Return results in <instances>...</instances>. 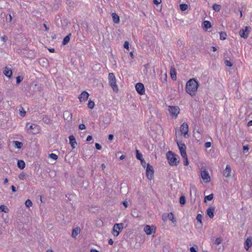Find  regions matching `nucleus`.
<instances>
[{
  "label": "nucleus",
  "mask_w": 252,
  "mask_h": 252,
  "mask_svg": "<svg viewBox=\"0 0 252 252\" xmlns=\"http://www.w3.org/2000/svg\"><path fill=\"white\" fill-rule=\"evenodd\" d=\"M180 9L184 11L188 8V5L186 4H181L180 5Z\"/></svg>",
  "instance_id": "c756f323"
},
{
  "label": "nucleus",
  "mask_w": 252,
  "mask_h": 252,
  "mask_svg": "<svg viewBox=\"0 0 252 252\" xmlns=\"http://www.w3.org/2000/svg\"><path fill=\"white\" fill-rule=\"evenodd\" d=\"M113 243H114V242H113V240H112V239H109V241H108V244H109V245H113Z\"/></svg>",
  "instance_id": "680f3d73"
},
{
  "label": "nucleus",
  "mask_w": 252,
  "mask_h": 252,
  "mask_svg": "<svg viewBox=\"0 0 252 252\" xmlns=\"http://www.w3.org/2000/svg\"><path fill=\"white\" fill-rule=\"evenodd\" d=\"M168 111L172 117L176 118L180 113V109L177 106H168Z\"/></svg>",
  "instance_id": "0eeeda50"
},
{
  "label": "nucleus",
  "mask_w": 252,
  "mask_h": 252,
  "mask_svg": "<svg viewBox=\"0 0 252 252\" xmlns=\"http://www.w3.org/2000/svg\"><path fill=\"white\" fill-rule=\"evenodd\" d=\"M101 167L102 170H104L106 167L104 163H103L101 165Z\"/></svg>",
  "instance_id": "338daca9"
},
{
  "label": "nucleus",
  "mask_w": 252,
  "mask_h": 252,
  "mask_svg": "<svg viewBox=\"0 0 252 252\" xmlns=\"http://www.w3.org/2000/svg\"><path fill=\"white\" fill-rule=\"evenodd\" d=\"M135 89L138 94H143L145 93V89L143 84L138 83L135 85Z\"/></svg>",
  "instance_id": "f8f14e48"
},
{
  "label": "nucleus",
  "mask_w": 252,
  "mask_h": 252,
  "mask_svg": "<svg viewBox=\"0 0 252 252\" xmlns=\"http://www.w3.org/2000/svg\"><path fill=\"white\" fill-rule=\"evenodd\" d=\"M222 241V239L220 237L217 238L215 240V244L216 245H219L221 243Z\"/></svg>",
  "instance_id": "473e14b6"
},
{
  "label": "nucleus",
  "mask_w": 252,
  "mask_h": 252,
  "mask_svg": "<svg viewBox=\"0 0 252 252\" xmlns=\"http://www.w3.org/2000/svg\"><path fill=\"white\" fill-rule=\"evenodd\" d=\"M196 220L201 223L202 216L200 214H198L196 217Z\"/></svg>",
  "instance_id": "37998d69"
},
{
  "label": "nucleus",
  "mask_w": 252,
  "mask_h": 252,
  "mask_svg": "<svg viewBox=\"0 0 252 252\" xmlns=\"http://www.w3.org/2000/svg\"><path fill=\"white\" fill-rule=\"evenodd\" d=\"M177 145L180 150V152L181 155V156L183 158H186V146L183 143L180 142H177Z\"/></svg>",
  "instance_id": "6e6552de"
},
{
  "label": "nucleus",
  "mask_w": 252,
  "mask_h": 252,
  "mask_svg": "<svg viewBox=\"0 0 252 252\" xmlns=\"http://www.w3.org/2000/svg\"><path fill=\"white\" fill-rule=\"evenodd\" d=\"M166 158L169 164L171 166L177 165L179 162V157L173 152L169 151L166 154Z\"/></svg>",
  "instance_id": "f03ea898"
},
{
  "label": "nucleus",
  "mask_w": 252,
  "mask_h": 252,
  "mask_svg": "<svg viewBox=\"0 0 252 252\" xmlns=\"http://www.w3.org/2000/svg\"><path fill=\"white\" fill-rule=\"evenodd\" d=\"M185 201H186V200H185V196H182L180 198V204H182V205H184L185 203Z\"/></svg>",
  "instance_id": "4c0bfd02"
},
{
  "label": "nucleus",
  "mask_w": 252,
  "mask_h": 252,
  "mask_svg": "<svg viewBox=\"0 0 252 252\" xmlns=\"http://www.w3.org/2000/svg\"><path fill=\"white\" fill-rule=\"evenodd\" d=\"M0 40L2 42H6V37L5 36H1L0 37Z\"/></svg>",
  "instance_id": "3c124183"
},
{
  "label": "nucleus",
  "mask_w": 252,
  "mask_h": 252,
  "mask_svg": "<svg viewBox=\"0 0 252 252\" xmlns=\"http://www.w3.org/2000/svg\"><path fill=\"white\" fill-rule=\"evenodd\" d=\"M184 159L185 160V165H188L189 164V161H188V158H187V155H186V158H184Z\"/></svg>",
  "instance_id": "5fc2aeb1"
},
{
  "label": "nucleus",
  "mask_w": 252,
  "mask_h": 252,
  "mask_svg": "<svg viewBox=\"0 0 252 252\" xmlns=\"http://www.w3.org/2000/svg\"><path fill=\"white\" fill-rule=\"evenodd\" d=\"M17 165L19 168L24 169L25 167V162L23 160H19L18 161Z\"/></svg>",
  "instance_id": "5701e85b"
},
{
  "label": "nucleus",
  "mask_w": 252,
  "mask_h": 252,
  "mask_svg": "<svg viewBox=\"0 0 252 252\" xmlns=\"http://www.w3.org/2000/svg\"><path fill=\"white\" fill-rule=\"evenodd\" d=\"M136 158L140 160L143 159L142 155L141 153H139V151L137 150H136Z\"/></svg>",
  "instance_id": "7c9ffc66"
},
{
  "label": "nucleus",
  "mask_w": 252,
  "mask_h": 252,
  "mask_svg": "<svg viewBox=\"0 0 252 252\" xmlns=\"http://www.w3.org/2000/svg\"><path fill=\"white\" fill-rule=\"evenodd\" d=\"M190 252H197L196 250V249L194 247H191L190 248Z\"/></svg>",
  "instance_id": "13d9d810"
},
{
  "label": "nucleus",
  "mask_w": 252,
  "mask_h": 252,
  "mask_svg": "<svg viewBox=\"0 0 252 252\" xmlns=\"http://www.w3.org/2000/svg\"><path fill=\"white\" fill-rule=\"evenodd\" d=\"M167 215L166 214H164L162 215V220L164 221H166L167 220Z\"/></svg>",
  "instance_id": "8fccbe9b"
},
{
  "label": "nucleus",
  "mask_w": 252,
  "mask_h": 252,
  "mask_svg": "<svg viewBox=\"0 0 252 252\" xmlns=\"http://www.w3.org/2000/svg\"><path fill=\"white\" fill-rule=\"evenodd\" d=\"M154 173V170L153 166L148 163L146 167V173L147 178L149 180H152L153 178Z\"/></svg>",
  "instance_id": "1a4fd4ad"
},
{
  "label": "nucleus",
  "mask_w": 252,
  "mask_h": 252,
  "mask_svg": "<svg viewBox=\"0 0 252 252\" xmlns=\"http://www.w3.org/2000/svg\"><path fill=\"white\" fill-rule=\"evenodd\" d=\"M220 39L221 40H224L226 39V34L224 32H221L220 33Z\"/></svg>",
  "instance_id": "f704fd0d"
},
{
  "label": "nucleus",
  "mask_w": 252,
  "mask_h": 252,
  "mask_svg": "<svg viewBox=\"0 0 252 252\" xmlns=\"http://www.w3.org/2000/svg\"><path fill=\"white\" fill-rule=\"evenodd\" d=\"M109 84L112 88L114 91L117 92L119 90L118 86L116 84V77L113 73H110L108 75Z\"/></svg>",
  "instance_id": "7ed1b4c3"
},
{
  "label": "nucleus",
  "mask_w": 252,
  "mask_h": 252,
  "mask_svg": "<svg viewBox=\"0 0 252 252\" xmlns=\"http://www.w3.org/2000/svg\"><path fill=\"white\" fill-rule=\"evenodd\" d=\"M69 143L72 149H74L75 147V145L77 144L76 142V139L74 136L71 135L69 137Z\"/></svg>",
  "instance_id": "6ab92c4d"
},
{
  "label": "nucleus",
  "mask_w": 252,
  "mask_h": 252,
  "mask_svg": "<svg viewBox=\"0 0 252 252\" xmlns=\"http://www.w3.org/2000/svg\"><path fill=\"white\" fill-rule=\"evenodd\" d=\"M161 2V0H154V3L155 4H159V3H160Z\"/></svg>",
  "instance_id": "603ef678"
},
{
  "label": "nucleus",
  "mask_w": 252,
  "mask_h": 252,
  "mask_svg": "<svg viewBox=\"0 0 252 252\" xmlns=\"http://www.w3.org/2000/svg\"><path fill=\"white\" fill-rule=\"evenodd\" d=\"M243 149L244 152L247 153L249 150V148H248V146H244L243 147Z\"/></svg>",
  "instance_id": "de8ad7c7"
},
{
  "label": "nucleus",
  "mask_w": 252,
  "mask_h": 252,
  "mask_svg": "<svg viewBox=\"0 0 252 252\" xmlns=\"http://www.w3.org/2000/svg\"><path fill=\"white\" fill-rule=\"evenodd\" d=\"M141 161V164L144 168H146L147 166V164L146 161L143 159Z\"/></svg>",
  "instance_id": "ea45409f"
},
{
  "label": "nucleus",
  "mask_w": 252,
  "mask_h": 252,
  "mask_svg": "<svg viewBox=\"0 0 252 252\" xmlns=\"http://www.w3.org/2000/svg\"><path fill=\"white\" fill-rule=\"evenodd\" d=\"M29 124L26 125V128L29 133H31L34 134H37L39 132V126L34 124H32L28 126Z\"/></svg>",
  "instance_id": "423d86ee"
},
{
  "label": "nucleus",
  "mask_w": 252,
  "mask_h": 252,
  "mask_svg": "<svg viewBox=\"0 0 252 252\" xmlns=\"http://www.w3.org/2000/svg\"><path fill=\"white\" fill-rule=\"evenodd\" d=\"M124 227V224L123 223H115L114 225L113 229L112 230V234L114 236H117L121 232Z\"/></svg>",
  "instance_id": "39448f33"
},
{
  "label": "nucleus",
  "mask_w": 252,
  "mask_h": 252,
  "mask_svg": "<svg viewBox=\"0 0 252 252\" xmlns=\"http://www.w3.org/2000/svg\"><path fill=\"white\" fill-rule=\"evenodd\" d=\"M170 75L172 79H173L174 80H176V73L175 69H171Z\"/></svg>",
  "instance_id": "393cba45"
},
{
  "label": "nucleus",
  "mask_w": 252,
  "mask_h": 252,
  "mask_svg": "<svg viewBox=\"0 0 252 252\" xmlns=\"http://www.w3.org/2000/svg\"><path fill=\"white\" fill-rule=\"evenodd\" d=\"M91 252H99L96 249H91Z\"/></svg>",
  "instance_id": "774afa93"
},
{
  "label": "nucleus",
  "mask_w": 252,
  "mask_h": 252,
  "mask_svg": "<svg viewBox=\"0 0 252 252\" xmlns=\"http://www.w3.org/2000/svg\"><path fill=\"white\" fill-rule=\"evenodd\" d=\"M231 168L229 165L226 166L225 169L223 171V175L226 177L229 178L231 176Z\"/></svg>",
  "instance_id": "2eb2a0df"
},
{
  "label": "nucleus",
  "mask_w": 252,
  "mask_h": 252,
  "mask_svg": "<svg viewBox=\"0 0 252 252\" xmlns=\"http://www.w3.org/2000/svg\"><path fill=\"white\" fill-rule=\"evenodd\" d=\"M213 194H210L207 195L205 197L204 201L206 202V200H211L213 199Z\"/></svg>",
  "instance_id": "72a5a7b5"
},
{
  "label": "nucleus",
  "mask_w": 252,
  "mask_h": 252,
  "mask_svg": "<svg viewBox=\"0 0 252 252\" xmlns=\"http://www.w3.org/2000/svg\"><path fill=\"white\" fill-rule=\"evenodd\" d=\"M211 145L212 144H211V142H207L205 143V147H206V148H209L211 147Z\"/></svg>",
  "instance_id": "c03bdc74"
},
{
  "label": "nucleus",
  "mask_w": 252,
  "mask_h": 252,
  "mask_svg": "<svg viewBox=\"0 0 252 252\" xmlns=\"http://www.w3.org/2000/svg\"><path fill=\"white\" fill-rule=\"evenodd\" d=\"M167 218L173 223H175L176 220L174 219V215L172 213H170L167 215Z\"/></svg>",
  "instance_id": "bb28decb"
},
{
  "label": "nucleus",
  "mask_w": 252,
  "mask_h": 252,
  "mask_svg": "<svg viewBox=\"0 0 252 252\" xmlns=\"http://www.w3.org/2000/svg\"><path fill=\"white\" fill-rule=\"evenodd\" d=\"M248 126H252V121H250L248 122Z\"/></svg>",
  "instance_id": "69168bd1"
},
{
  "label": "nucleus",
  "mask_w": 252,
  "mask_h": 252,
  "mask_svg": "<svg viewBox=\"0 0 252 252\" xmlns=\"http://www.w3.org/2000/svg\"><path fill=\"white\" fill-rule=\"evenodd\" d=\"M80 232V229L79 227H76L73 229L72 232V237L73 238H76V237Z\"/></svg>",
  "instance_id": "aec40b11"
},
{
  "label": "nucleus",
  "mask_w": 252,
  "mask_h": 252,
  "mask_svg": "<svg viewBox=\"0 0 252 252\" xmlns=\"http://www.w3.org/2000/svg\"><path fill=\"white\" fill-rule=\"evenodd\" d=\"M122 203L124 205L125 208H127L129 204H128V202L126 200H124Z\"/></svg>",
  "instance_id": "a18cd8bd"
},
{
  "label": "nucleus",
  "mask_w": 252,
  "mask_h": 252,
  "mask_svg": "<svg viewBox=\"0 0 252 252\" xmlns=\"http://www.w3.org/2000/svg\"><path fill=\"white\" fill-rule=\"evenodd\" d=\"M129 55H130V60L132 61L133 59V58H134V55H133V52H130V53H129Z\"/></svg>",
  "instance_id": "bf43d9fd"
},
{
  "label": "nucleus",
  "mask_w": 252,
  "mask_h": 252,
  "mask_svg": "<svg viewBox=\"0 0 252 252\" xmlns=\"http://www.w3.org/2000/svg\"><path fill=\"white\" fill-rule=\"evenodd\" d=\"M14 146L17 149H20L23 146V143L18 141H13Z\"/></svg>",
  "instance_id": "4be33fe9"
},
{
  "label": "nucleus",
  "mask_w": 252,
  "mask_h": 252,
  "mask_svg": "<svg viewBox=\"0 0 252 252\" xmlns=\"http://www.w3.org/2000/svg\"><path fill=\"white\" fill-rule=\"evenodd\" d=\"M86 128L85 125L84 124H80L79 126V128L81 130L85 129Z\"/></svg>",
  "instance_id": "49530a36"
},
{
  "label": "nucleus",
  "mask_w": 252,
  "mask_h": 252,
  "mask_svg": "<svg viewBox=\"0 0 252 252\" xmlns=\"http://www.w3.org/2000/svg\"><path fill=\"white\" fill-rule=\"evenodd\" d=\"M200 175L205 183H207L210 182V176L205 167L203 166L200 168Z\"/></svg>",
  "instance_id": "20e7f679"
},
{
  "label": "nucleus",
  "mask_w": 252,
  "mask_h": 252,
  "mask_svg": "<svg viewBox=\"0 0 252 252\" xmlns=\"http://www.w3.org/2000/svg\"><path fill=\"white\" fill-rule=\"evenodd\" d=\"M144 230L146 234L150 235L155 233L156 227L153 225L150 226L149 225H146L144 228Z\"/></svg>",
  "instance_id": "9d476101"
},
{
  "label": "nucleus",
  "mask_w": 252,
  "mask_h": 252,
  "mask_svg": "<svg viewBox=\"0 0 252 252\" xmlns=\"http://www.w3.org/2000/svg\"><path fill=\"white\" fill-rule=\"evenodd\" d=\"M124 47L125 48H126L127 50H128L129 49V43L128 41H125L124 44Z\"/></svg>",
  "instance_id": "79ce46f5"
},
{
  "label": "nucleus",
  "mask_w": 252,
  "mask_h": 252,
  "mask_svg": "<svg viewBox=\"0 0 252 252\" xmlns=\"http://www.w3.org/2000/svg\"><path fill=\"white\" fill-rule=\"evenodd\" d=\"M250 32V28L249 27H245L244 29L241 30L239 32L240 35L244 38H246L248 37Z\"/></svg>",
  "instance_id": "9b49d317"
},
{
  "label": "nucleus",
  "mask_w": 252,
  "mask_h": 252,
  "mask_svg": "<svg viewBox=\"0 0 252 252\" xmlns=\"http://www.w3.org/2000/svg\"><path fill=\"white\" fill-rule=\"evenodd\" d=\"M204 27L206 29H209L211 27V23L208 21H205L203 23Z\"/></svg>",
  "instance_id": "c85d7f7f"
},
{
  "label": "nucleus",
  "mask_w": 252,
  "mask_h": 252,
  "mask_svg": "<svg viewBox=\"0 0 252 252\" xmlns=\"http://www.w3.org/2000/svg\"><path fill=\"white\" fill-rule=\"evenodd\" d=\"M92 139H93L92 136H91V135H89V136H88V137H87V139H86V140H87V141H91V140H92Z\"/></svg>",
  "instance_id": "4d7b16f0"
},
{
  "label": "nucleus",
  "mask_w": 252,
  "mask_h": 252,
  "mask_svg": "<svg viewBox=\"0 0 252 252\" xmlns=\"http://www.w3.org/2000/svg\"><path fill=\"white\" fill-rule=\"evenodd\" d=\"M88 106L90 109L94 108V101L92 100H89L88 103Z\"/></svg>",
  "instance_id": "2f4dec72"
},
{
  "label": "nucleus",
  "mask_w": 252,
  "mask_h": 252,
  "mask_svg": "<svg viewBox=\"0 0 252 252\" xmlns=\"http://www.w3.org/2000/svg\"><path fill=\"white\" fill-rule=\"evenodd\" d=\"M25 175L24 174H20L19 175V178L21 180H23L24 179Z\"/></svg>",
  "instance_id": "0e129e2a"
},
{
  "label": "nucleus",
  "mask_w": 252,
  "mask_h": 252,
  "mask_svg": "<svg viewBox=\"0 0 252 252\" xmlns=\"http://www.w3.org/2000/svg\"><path fill=\"white\" fill-rule=\"evenodd\" d=\"M252 246V238L249 237L246 240L245 243V248L246 251H248L249 248Z\"/></svg>",
  "instance_id": "dca6fc26"
},
{
  "label": "nucleus",
  "mask_w": 252,
  "mask_h": 252,
  "mask_svg": "<svg viewBox=\"0 0 252 252\" xmlns=\"http://www.w3.org/2000/svg\"><path fill=\"white\" fill-rule=\"evenodd\" d=\"M22 80H23V77H22L20 76H17L16 77V83L17 84H19L22 81Z\"/></svg>",
  "instance_id": "a19ab883"
},
{
  "label": "nucleus",
  "mask_w": 252,
  "mask_h": 252,
  "mask_svg": "<svg viewBox=\"0 0 252 252\" xmlns=\"http://www.w3.org/2000/svg\"><path fill=\"white\" fill-rule=\"evenodd\" d=\"M114 138V136L112 134H109L108 136V139L109 140H112Z\"/></svg>",
  "instance_id": "052dcab7"
},
{
  "label": "nucleus",
  "mask_w": 252,
  "mask_h": 252,
  "mask_svg": "<svg viewBox=\"0 0 252 252\" xmlns=\"http://www.w3.org/2000/svg\"><path fill=\"white\" fill-rule=\"evenodd\" d=\"M95 146L96 149L97 150H100L101 149V146L99 145L98 143H95Z\"/></svg>",
  "instance_id": "09e8293b"
},
{
  "label": "nucleus",
  "mask_w": 252,
  "mask_h": 252,
  "mask_svg": "<svg viewBox=\"0 0 252 252\" xmlns=\"http://www.w3.org/2000/svg\"><path fill=\"white\" fill-rule=\"evenodd\" d=\"M131 215L133 217L137 218L138 217V214L135 211L132 212Z\"/></svg>",
  "instance_id": "864d4df0"
},
{
  "label": "nucleus",
  "mask_w": 252,
  "mask_h": 252,
  "mask_svg": "<svg viewBox=\"0 0 252 252\" xmlns=\"http://www.w3.org/2000/svg\"><path fill=\"white\" fill-rule=\"evenodd\" d=\"M215 210V207H211L208 208L207 210L206 213L207 215L210 218H213L214 216V212Z\"/></svg>",
  "instance_id": "f3484780"
},
{
  "label": "nucleus",
  "mask_w": 252,
  "mask_h": 252,
  "mask_svg": "<svg viewBox=\"0 0 252 252\" xmlns=\"http://www.w3.org/2000/svg\"><path fill=\"white\" fill-rule=\"evenodd\" d=\"M113 21L115 23H119L120 22L119 16L116 13H112V14Z\"/></svg>",
  "instance_id": "412c9836"
},
{
  "label": "nucleus",
  "mask_w": 252,
  "mask_h": 252,
  "mask_svg": "<svg viewBox=\"0 0 252 252\" xmlns=\"http://www.w3.org/2000/svg\"><path fill=\"white\" fill-rule=\"evenodd\" d=\"M0 211L5 213H7L9 211V209L7 207V206L3 205H1L0 206Z\"/></svg>",
  "instance_id": "a878e982"
},
{
  "label": "nucleus",
  "mask_w": 252,
  "mask_h": 252,
  "mask_svg": "<svg viewBox=\"0 0 252 252\" xmlns=\"http://www.w3.org/2000/svg\"><path fill=\"white\" fill-rule=\"evenodd\" d=\"M49 158L54 160H56L58 158V156L55 154H51L49 155Z\"/></svg>",
  "instance_id": "e433bc0d"
},
{
  "label": "nucleus",
  "mask_w": 252,
  "mask_h": 252,
  "mask_svg": "<svg viewBox=\"0 0 252 252\" xmlns=\"http://www.w3.org/2000/svg\"><path fill=\"white\" fill-rule=\"evenodd\" d=\"M25 205L27 207H30L32 206V202L30 199H28V200H26V201L25 202Z\"/></svg>",
  "instance_id": "c9c22d12"
},
{
  "label": "nucleus",
  "mask_w": 252,
  "mask_h": 252,
  "mask_svg": "<svg viewBox=\"0 0 252 252\" xmlns=\"http://www.w3.org/2000/svg\"><path fill=\"white\" fill-rule=\"evenodd\" d=\"M26 112L25 111H20V114L21 116L24 117L25 115Z\"/></svg>",
  "instance_id": "6e6d98bb"
},
{
  "label": "nucleus",
  "mask_w": 252,
  "mask_h": 252,
  "mask_svg": "<svg viewBox=\"0 0 252 252\" xmlns=\"http://www.w3.org/2000/svg\"><path fill=\"white\" fill-rule=\"evenodd\" d=\"M181 132L182 134L184 135V136L186 137V135L188 134L189 131L188 125L187 123H183L181 126Z\"/></svg>",
  "instance_id": "4468645a"
},
{
  "label": "nucleus",
  "mask_w": 252,
  "mask_h": 252,
  "mask_svg": "<svg viewBox=\"0 0 252 252\" xmlns=\"http://www.w3.org/2000/svg\"><path fill=\"white\" fill-rule=\"evenodd\" d=\"M11 189L13 192H15L16 191V188L14 186H11Z\"/></svg>",
  "instance_id": "e2e57ef3"
},
{
  "label": "nucleus",
  "mask_w": 252,
  "mask_h": 252,
  "mask_svg": "<svg viewBox=\"0 0 252 252\" xmlns=\"http://www.w3.org/2000/svg\"><path fill=\"white\" fill-rule=\"evenodd\" d=\"M221 8V6L218 4H214L213 6V9L216 12H219L220 11Z\"/></svg>",
  "instance_id": "cd10ccee"
},
{
  "label": "nucleus",
  "mask_w": 252,
  "mask_h": 252,
  "mask_svg": "<svg viewBox=\"0 0 252 252\" xmlns=\"http://www.w3.org/2000/svg\"><path fill=\"white\" fill-rule=\"evenodd\" d=\"M70 36H71V34L69 33L64 38L63 41V45H66L68 43V42L70 40Z\"/></svg>",
  "instance_id": "b1692460"
},
{
  "label": "nucleus",
  "mask_w": 252,
  "mask_h": 252,
  "mask_svg": "<svg viewBox=\"0 0 252 252\" xmlns=\"http://www.w3.org/2000/svg\"><path fill=\"white\" fill-rule=\"evenodd\" d=\"M199 84L198 82L194 79L189 80L186 84V92L191 96H194L197 90Z\"/></svg>",
  "instance_id": "f257e3e1"
},
{
  "label": "nucleus",
  "mask_w": 252,
  "mask_h": 252,
  "mask_svg": "<svg viewBox=\"0 0 252 252\" xmlns=\"http://www.w3.org/2000/svg\"><path fill=\"white\" fill-rule=\"evenodd\" d=\"M3 73L6 77L10 78L12 74V71L10 68H8V67L6 66L4 68Z\"/></svg>",
  "instance_id": "a211bd4d"
},
{
  "label": "nucleus",
  "mask_w": 252,
  "mask_h": 252,
  "mask_svg": "<svg viewBox=\"0 0 252 252\" xmlns=\"http://www.w3.org/2000/svg\"><path fill=\"white\" fill-rule=\"evenodd\" d=\"M224 64L226 66L231 67L232 66V63L228 60H225L224 61Z\"/></svg>",
  "instance_id": "58836bf2"
},
{
  "label": "nucleus",
  "mask_w": 252,
  "mask_h": 252,
  "mask_svg": "<svg viewBox=\"0 0 252 252\" xmlns=\"http://www.w3.org/2000/svg\"><path fill=\"white\" fill-rule=\"evenodd\" d=\"M89 96V94L88 92L86 91H83L78 97L80 102H83L86 101L87 100Z\"/></svg>",
  "instance_id": "ddd939ff"
}]
</instances>
